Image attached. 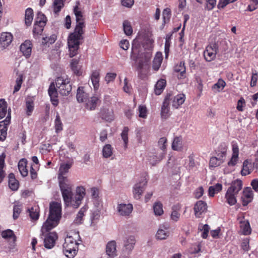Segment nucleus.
Listing matches in <instances>:
<instances>
[{
    "instance_id": "nucleus-1",
    "label": "nucleus",
    "mask_w": 258,
    "mask_h": 258,
    "mask_svg": "<svg viewBox=\"0 0 258 258\" xmlns=\"http://www.w3.org/2000/svg\"><path fill=\"white\" fill-rule=\"evenodd\" d=\"M71 166V164L69 163L60 164L58 171V179L65 204L67 206L71 205L73 208H78L81 204L80 187H77L76 189L77 194L74 197L71 186L67 183V173Z\"/></svg>"
},
{
    "instance_id": "nucleus-2",
    "label": "nucleus",
    "mask_w": 258,
    "mask_h": 258,
    "mask_svg": "<svg viewBox=\"0 0 258 258\" xmlns=\"http://www.w3.org/2000/svg\"><path fill=\"white\" fill-rule=\"evenodd\" d=\"M77 25L73 32L71 33L68 38V44L70 57H73L77 53L81 40V9L78 5L74 9Z\"/></svg>"
},
{
    "instance_id": "nucleus-3",
    "label": "nucleus",
    "mask_w": 258,
    "mask_h": 258,
    "mask_svg": "<svg viewBox=\"0 0 258 258\" xmlns=\"http://www.w3.org/2000/svg\"><path fill=\"white\" fill-rule=\"evenodd\" d=\"M61 212L60 203L52 202L50 204L49 216L41 228L43 233L49 231L58 225L61 218Z\"/></svg>"
},
{
    "instance_id": "nucleus-4",
    "label": "nucleus",
    "mask_w": 258,
    "mask_h": 258,
    "mask_svg": "<svg viewBox=\"0 0 258 258\" xmlns=\"http://www.w3.org/2000/svg\"><path fill=\"white\" fill-rule=\"evenodd\" d=\"M80 238L79 232H74L68 236L63 244V252L68 258H73L78 251V240Z\"/></svg>"
},
{
    "instance_id": "nucleus-5",
    "label": "nucleus",
    "mask_w": 258,
    "mask_h": 258,
    "mask_svg": "<svg viewBox=\"0 0 258 258\" xmlns=\"http://www.w3.org/2000/svg\"><path fill=\"white\" fill-rule=\"evenodd\" d=\"M55 84L58 92L62 95H68L72 90L70 79L66 76L57 77Z\"/></svg>"
},
{
    "instance_id": "nucleus-6",
    "label": "nucleus",
    "mask_w": 258,
    "mask_h": 258,
    "mask_svg": "<svg viewBox=\"0 0 258 258\" xmlns=\"http://www.w3.org/2000/svg\"><path fill=\"white\" fill-rule=\"evenodd\" d=\"M219 51L218 46L216 43H211L204 51V56L207 61H211L216 58V54Z\"/></svg>"
},
{
    "instance_id": "nucleus-7",
    "label": "nucleus",
    "mask_w": 258,
    "mask_h": 258,
    "mask_svg": "<svg viewBox=\"0 0 258 258\" xmlns=\"http://www.w3.org/2000/svg\"><path fill=\"white\" fill-rule=\"evenodd\" d=\"M147 183V180L146 176H145L139 183H137L135 185L133 192L135 199H140L141 196L145 189Z\"/></svg>"
},
{
    "instance_id": "nucleus-8",
    "label": "nucleus",
    "mask_w": 258,
    "mask_h": 258,
    "mask_svg": "<svg viewBox=\"0 0 258 258\" xmlns=\"http://www.w3.org/2000/svg\"><path fill=\"white\" fill-rule=\"evenodd\" d=\"M58 239V235L56 232H49L45 235L44 239V245L47 249H51L55 244Z\"/></svg>"
},
{
    "instance_id": "nucleus-9",
    "label": "nucleus",
    "mask_w": 258,
    "mask_h": 258,
    "mask_svg": "<svg viewBox=\"0 0 258 258\" xmlns=\"http://www.w3.org/2000/svg\"><path fill=\"white\" fill-rule=\"evenodd\" d=\"M172 100L170 94H167L165 97L161 109V116L162 118L167 119L170 115V104Z\"/></svg>"
},
{
    "instance_id": "nucleus-10",
    "label": "nucleus",
    "mask_w": 258,
    "mask_h": 258,
    "mask_svg": "<svg viewBox=\"0 0 258 258\" xmlns=\"http://www.w3.org/2000/svg\"><path fill=\"white\" fill-rule=\"evenodd\" d=\"M13 39V35L8 32H3L0 35V49H6L12 43Z\"/></svg>"
},
{
    "instance_id": "nucleus-11",
    "label": "nucleus",
    "mask_w": 258,
    "mask_h": 258,
    "mask_svg": "<svg viewBox=\"0 0 258 258\" xmlns=\"http://www.w3.org/2000/svg\"><path fill=\"white\" fill-rule=\"evenodd\" d=\"M46 21L47 19L45 15L40 12L38 13L34 25V32L38 33L42 32L43 28L46 25Z\"/></svg>"
},
{
    "instance_id": "nucleus-12",
    "label": "nucleus",
    "mask_w": 258,
    "mask_h": 258,
    "mask_svg": "<svg viewBox=\"0 0 258 258\" xmlns=\"http://www.w3.org/2000/svg\"><path fill=\"white\" fill-rule=\"evenodd\" d=\"M11 120V113L8 112L6 118L0 121V141H4L7 137L8 125L9 124Z\"/></svg>"
},
{
    "instance_id": "nucleus-13",
    "label": "nucleus",
    "mask_w": 258,
    "mask_h": 258,
    "mask_svg": "<svg viewBox=\"0 0 258 258\" xmlns=\"http://www.w3.org/2000/svg\"><path fill=\"white\" fill-rule=\"evenodd\" d=\"M241 199L243 206H246L251 202L253 200V191L250 187H247L243 189Z\"/></svg>"
},
{
    "instance_id": "nucleus-14",
    "label": "nucleus",
    "mask_w": 258,
    "mask_h": 258,
    "mask_svg": "<svg viewBox=\"0 0 258 258\" xmlns=\"http://www.w3.org/2000/svg\"><path fill=\"white\" fill-rule=\"evenodd\" d=\"M151 54L150 53L146 52L141 54L138 58V70H143L144 67H149V62L150 61Z\"/></svg>"
},
{
    "instance_id": "nucleus-15",
    "label": "nucleus",
    "mask_w": 258,
    "mask_h": 258,
    "mask_svg": "<svg viewBox=\"0 0 258 258\" xmlns=\"http://www.w3.org/2000/svg\"><path fill=\"white\" fill-rule=\"evenodd\" d=\"M232 154L230 160L228 162L229 166H234L238 162L239 159V148L237 143H232Z\"/></svg>"
},
{
    "instance_id": "nucleus-16",
    "label": "nucleus",
    "mask_w": 258,
    "mask_h": 258,
    "mask_svg": "<svg viewBox=\"0 0 258 258\" xmlns=\"http://www.w3.org/2000/svg\"><path fill=\"white\" fill-rule=\"evenodd\" d=\"M85 107L86 109L89 110H93L95 109L97 106L100 104V100L97 96H93L90 98H88L85 101Z\"/></svg>"
},
{
    "instance_id": "nucleus-17",
    "label": "nucleus",
    "mask_w": 258,
    "mask_h": 258,
    "mask_svg": "<svg viewBox=\"0 0 258 258\" xmlns=\"http://www.w3.org/2000/svg\"><path fill=\"white\" fill-rule=\"evenodd\" d=\"M99 115L102 119L111 122L114 119V113L112 109L109 110L104 107L100 109Z\"/></svg>"
},
{
    "instance_id": "nucleus-18",
    "label": "nucleus",
    "mask_w": 258,
    "mask_h": 258,
    "mask_svg": "<svg viewBox=\"0 0 258 258\" xmlns=\"http://www.w3.org/2000/svg\"><path fill=\"white\" fill-rule=\"evenodd\" d=\"M174 71L175 73H179L177 75L178 79H184L186 78V68L184 61H181L176 64L174 67Z\"/></svg>"
},
{
    "instance_id": "nucleus-19",
    "label": "nucleus",
    "mask_w": 258,
    "mask_h": 258,
    "mask_svg": "<svg viewBox=\"0 0 258 258\" xmlns=\"http://www.w3.org/2000/svg\"><path fill=\"white\" fill-rule=\"evenodd\" d=\"M116 244L114 240H111L107 243L106 246V254L110 258H114L117 255Z\"/></svg>"
},
{
    "instance_id": "nucleus-20",
    "label": "nucleus",
    "mask_w": 258,
    "mask_h": 258,
    "mask_svg": "<svg viewBox=\"0 0 258 258\" xmlns=\"http://www.w3.org/2000/svg\"><path fill=\"white\" fill-rule=\"evenodd\" d=\"M133 207L132 204H120L118 205V212L120 215L128 216L132 212Z\"/></svg>"
},
{
    "instance_id": "nucleus-21",
    "label": "nucleus",
    "mask_w": 258,
    "mask_h": 258,
    "mask_svg": "<svg viewBox=\"0 0 258 258\" xmlns=\"http://www.w3.org/2000/svg\"><path fill=\"white\" fill-rule=\"evenodd\" d=\"M207 209V204L202 201H198L194 207V212L197 217H200Z\"/></svg>"
},
{
    "instance_id": "nucleus-22",
    "label": "nucleus",
    "mask_w": 258,
    "mask_h": 258,
    "mask_svg": "<svg viewBox=\"0 0 258 258\" xmlns=\"http://www.w3.org/2000/svg\"><path fill=\"white\" fill-rule=\"evenodd\" d=\"M57 89L55 88L53 83L51 84L48 89V94L50 97L51 101L54 106H57L58 104L57 99Z\"/></svg>"
},
{
    "instance_id": "nucleus-23",
    "label": "nucleus",
    "mask_w": 258,
    "mask_h": 258,
    "mask_svg": "<svg viewBox=\"0 0 258 258\" xmlns=\"http://www.w3.org/2000/svg\"><path fill=\"white\" fill-rule=\"evenodd\" d=\"M228 147L225 143L220 144L218 148L215 150L216 156L225 160L227 155Z\"/></svg>"
},
{
    "instance_id": "nucleus-24",
    "label": "nucleus",
    "mask_w": 258,
    "mask_h": 258,
    "mask_svg": "<svg viewBox=\"0 0 258 258\" xmlns=\"http://www.w3.org/2000/svg\"><path fill=\"white\" fill-rule=\"evenodd\" d=\"M20 50L26 58L29 57L32 52V43L31 42L25 41L21 45Z\"/></svg>"
},
{
    "instance_id": "nucleus-25",
    "label": "nucleus",
    "mask_w": 258,
    "mask_h": 258,
    "mask_svg": "<svg viewBox=\"0 0 258 258\" xmlns=\"http://www.w3.org/2000/svg\"><path fill=\"white\" fill-rule=\"evenodd\" d=\"M136 243V239L134 236H129L124 240V247L127 252H130L133 249Z\"/></svg>"
},
{
    "instance_id": "nucleus-26",
    "label": "nucleus",
    "mask_w": 258,
    "mask_h": 258,
    "mask_svg": "<svg viewBox=\"0 0 258 258\" xmlns=\"http://www.w3.org/2000/svg\"><path fill=\"white\" fill-rule=\"evenodd\" d=\"M254 164L248 160H245L243 163L242 169L241 171V175L245 176L249 174L253 170Z\"/></svg>"
},
{
    "instance_id": "nucleus-27",
    "label": "nucleus",
    "mask_w": 258,
    "mask_h": 258,
    "mask_svg": "<svg viewBox=\"0 0 258 258\" xmlns=\"http://www.w3.org/2000/svg\"><path fill=\"white\" fill-rule=\"evenodd\" d=\"M172 100V107L177 109L179 106L182 105L185 101V96L183 94H179L174 96L173 98L171 97Z\"/></svg>"
},
{
    "instance_id": "nucleus-28",
    "label": "nucleus",
    "mask_w": 258,
    "mask_h": 258,
    "mask_svg": "<svg viewBox=\"0 0 258 258\" xmlns=\"http://www.w3.org/2000/svg\"><path fill=\"white\" fill-rule=\"evenodd\" d=\"M94 90L96 91L99 87L100 73L98 71H94L90 76Z\"/></svg>"
},
{
    "instance_id": "nucleus-29",
    "label": "nucleus",
    "mask_w": 258,
    "mask_h": 258,
    "mask_svg": "<svg viewBox=\"0 0 258 258\" xmlns=\"http://www.w3.org/2000/svg\"><path fill=\"white\" fill-rule=\"evenodd\" d=\"M8 177L9 187L13 191L17 190L19 187V182L16 179L15 175L11 173L9 174Z\"/></svg>"
},
{
    "instance_id": "nucleus-30",
    "label": "nucleus",
    "mask_w": 258,
    "mask_h": 258,
    "mask_svg": "<svg viewBox=\"0 0 258 258\" xmlns=\"http://www.w3.org/2000/svg\"><path fill=\"white\" fill-rule=\"evenodd\" d=\"M242 182L240 179H236L232 182L228 190H230L232 192L237 194L242 189Z\"/></svg>"
},
{
    "instance_id": "nucleus-31",
    "label": "nucleus",
    "mask_w": 258,
    "mask_h": 258,
    "mask_svg": "<svg viewBox=\"0 0 258 258\" xmlns=\"http://www.w3.org/2000/svg\"><path fill=\"white\" fill-rule=\"evenodd\" d=\"M27 161L25 159H22L18 163V169L23 177L28 175V171L27 168Z\"/></svg>"
},
{
    "instance_id": "nucleus-32",
    "label": "nucleus",
    "mask_w": 258,
    "mask_h": 258,
    "mask_svg": "<svg viewBox=\"0 0 258 258\" xmlns=\"http://www.w3.org/2000/svg\"><path fill=\"white\" fill-rule=\"evenodd\" d=\"M79 58H74L71 63V68L73 73L78 76H80L81 65Z\"/></svg>"
},
{
    "instance_id": "nucleus-33",
    "label": "nucleus",
    "mask_w": 258,
    "mask_h": 258,
    "mask_svg": "<svg viewBox=\"0 0 258 258\" xmlns=\"http://www.w3.org/2000/svg\"><path fill=\"white\" fill-rule=\"evenodd\" d=\"M166 85V81L165 79H161L157 81L155 86L154 91L156 95H160L164 89Z\"/></svg>"
},
{
    "instance_id": "nucleus-34",
    "label": "nucleus",
    "mask_w": 258,
    "mask_h": 258,
    "mask_svg": "<svg viewBox=\"0 0 258 258\" xmlns=\"http://www.w3.org/2000/svg\"><path fill=\"white\" fill-rule=\"evenodd\" d=\"M163 60L162 54L160 52L156 53L153 61V69L154 70L158 71L161 64Z\"/></svg>"
},
{
    "instance_id": "nucleus-35",
    "label": "nucleus",
    "mask_w": 258,
    "mask_h": 258,
    "mask_svg": "<svg viewBox=\"0 0 258 258\" xmlns=\"http://www.w3.org/2000/svg\"><path fill=\"white\" fill-rule=\"evenodd\" d=\"M66 0H54L52 9L55 15H58L61 9L64 7Z\"/></svg>"
},
{
    "instance_id": "nucleus-36",
    "label": "nucleus",
    "mask_w": 258,
    "mask_h": 258,
    "mask_svg": "<svg viewBox=\"0 0 258 258\" xmlns=\"http://www.w3.org/2000/svg\"><path fill=\"white\" fill-rule=\"evenodd\" d=\"M87 192L90 195V197L94 204H96L99 202V190L98 188L92 187L88 189Z\"/></svg>"
},
{
    "instance_id": "nucleus-37",
    "label": "nucleus",
    "mask_w": 258,
    "mask_h": 258,
    "mask_svg": "<svg viewBox=\"0 0 258 258\" xmlns=\"http://www.w3.org/2000/svg\"><path fill=\"white\" fill-rule=\"evenodd\" d=\"M172 149L179 151L182 149V139L181 136L174 137L172 143Z\"/></svg>"
},
{
    "instance_id": "nucleus-38",
    "label": "nucleus",
    "mask_w": 258,
    "mask_h": 258,
    "mask_svg": "<svg viewBox=\"0 0 258 258\" xmlns=\"http://www.w3.org/2000/svg\"><path fill=\"white\" fill-rule=\"evenodd\" d=\"M224 162V160L222 159L217 156H213L210 158L209 160V168H215L220 166Z\"/></svg>"
},
{
    "instance_id": "nucleus-39",
    "label": "nucleus",
    "mask_w": 258,
    "mask_h": 258,
    "mask_svg": "<svg viewBox=\"0 0 258 258\" xmlns=\"http://www.w3.org/2000/svg\"><path fill=\"white\" fill-rule=\"evenodd\" d=\"M236 194L231 192L230 190H227L225 195V199H226L227 203L229 205L232 206L236 203Z\"/></svg>"
},
{
    "instance_id": "nucleus-40",
    "label": "nucleus",
    "mask_w": 258,
    "mask_h": 258,
    "mask_svg": "<svg viewBox=\"0 0 258 258\" xmlns=\"http://www.w3.org/2000/svg\"><path fill=\"white\" fill-rule=\"evenodd\" d=\"M240 229L243 235H247L251 233V229L248 221H243L240 222Z\"/></svg>"
},
{
    "instance_id": "nucleus-41",
    "label": "nucleus",
    "mask_w": 258,
    "mask_h": 258,
    "mask_svg": "<svg viewBox=\"0 0 258 258\" xmlns=\"http://www.w3.org/2000/svg\"><path fill=\"white\" fill-rule=\"evenodd\" d=\"M7 103L4 99H0V119L5 117L8 112Z\"/></svg>"
},
{
    "instance_id": "nucleus-42",
    "label": "nucleus",
    "mask_w": 258,
    "mask_h": 258,
    "mask_svg": "<svg viewBox=\"0 0 258 258\" xmlns=\"http://www.w3.org/2000/svg\"><path fill=\"white\" fill-rule=\"evenodd\" d=\"M222 189V185L221 183H217L214 186H211L209 188V196L213 197L215 194L218 193Z\"/></svg>"
},
{
    "instance_id": "nucleus-43",
    "label": "nucleus",
    "mask_w": 258,
    "mask_h": 258,
    "mask_svg": "<svg viewBox=\"0 0 258 258\" xmlns=\"http://www.w3.org/2000/svg\"><path fill=\"white\" fill-rule=\"evenodd\" d=\"M113 154V148L110 144H106L102 149V155L104 158H108Z\"/></svg>"
},
{
    "instance_id": "nucleus-44",
    "label": "nucleus",
    "mask_w": 258,
    "mask_h": 258,
    "mask_svg": "<svg viewBox=\"0 0 258 258\" xmlns=\"http://www.w3.org/2000/svg\"><path fill=\"white\" fill-rule=\"evenodd\" d=\"M33 19V10L31 8H28L25 12V24L27 26L31 24Z\"/></svg>"
},
{
    "instance_id": "nucleus-45",
    "label": "nucleus",
    "mask_w": 258,
    "mask_h": 258,
    "mask_svg": "<svg viewBox=\"0 0 258 258\" xmlns=\"http://www.w3.org/2000/svg\"><path fill=\"white\" fill-rule=\"evenodd\" d=\"M29 216L32 220H37L39 217V210L37 206L32 207L29 210Z\"/></svg>"
},
{
    "instance_id": "nucleus-46",
    "label": "nucleus",
    "mask_w": 258,
    "mask_h": 258,
    "mask_svg": "<svg viewBox=\"0 0 258 258\" xmlns=\"http://www.w3.org/2000/svg\"><path fill=\"white\" fill-rule=\"evenodd\" d=\"M54 128L55 133L57 134L59 133L63 130V124L58 113H57L54 120Z\"/></svg>"
},
{
    "instance_id": "nucleus-47",
    "label": "nucleus",
    "mask_w": 258,
    "mask_h": 258,
    "mask_svg": "<svg viewBox=\"0 0 258 258\" xmlns=\"http://www.w3.org/2000/svg\"><path fill=\"white\" fill-rule=\"evenodd\" d=\"M5 155L2 154L0 156V183L3 181L5 176V172L3 168L5 165Z\"/></svg>"
},
{
    "instance_id": "nucleus-48",
    "label": "nucleus",
    "mask_w": 258,
    "mask_h": 258,
    "mask_svg": "<svg viewBox=\"0 0 258 258\" xmlns=\"http://www.w3.org/2000/svg\"><path fill=\"white\" fill-rule=\"evenodd\" d=\"M153 210L156 215L161 216L163 214L162 204L159 202H156L153 206Z\"/></svg>"
},
{
    "instance_id": "nucleus-49",
    "label": "nucleus",
    "mask_w": 258,
    "mask_h": 258,
    "mask_svg": "<svg viewBox=\"0 0 258 258\" xmlns=\"http://www.w3.org/2000/svg\"><path fill=\"white\" fill-rule=\"evenodd\" d=\"M123 31L124 33L130 36L133 33V29L131 23L127 20H125L123 23Z\"/></svg>"
},
{
    "instance_id": "nucleus-50",
    "label": "nucleus",
    "mask_w": 258,
    "mask_h": 258,
    "mask_svg": "<svg viewBox=\"0 0 258 258\" xmlns=\"http://www.w3.org/2000/svg\"><path fill=\"white\" fill-rule=\"evenodd\" d=\"M2 236L5 239H11L13 241L16 240V236L14 234V232L10 229L3 231L2 233Z\"/></svg>"
},
{
    "instance_id": "nucleus-51",
    "label": "nucleus",
    "mask_w": 258,
    "mask_h": 258,
    "mask_svg": "<svg viewBox=\"0 0 258 258\" xmlns=\"http://www.w3.org/2000/svg\"><path fill=\"white\" fill-rule=\"evenodd\" d=\"M56 36L55 34H52L50 36L43 37L42 41L43 44H51L56 40Z\"/></svg>"
},
{
    "instance_id": "nucleus-52",
    "label": "nucleus",
    "mask_w": 258,
    "mask_h": 258,
    "mask_svg": "<svg viewBox=\"0 0 258 258\" xmlns=\"http://www.w3.org/2000/svg\"><path fill=\"white\" fill-rule=\"evenodd\" d=\"M225 86V82L223 80L219 79L217 82L213 86L212 88L213 89H216L219 92L220 90H223Z\"/></svg>"
},
{
    "instance_id": "nucleus-53",
    "label": "nucleus",
    "mask_w": 258,
    "mask_h": 258,
    "mask_svg": "<svg viewBox=\"0 0 258 258\" xmlns=\"http://www.w3.org/2000/svg\"><path fill=\"white\" fill-rule=\"evenodd\" d=\"M26 114L28 116L31 115L32 111L34 109V103L33 101L31 100H27L26 102Z\"/></svg>"
},
{
    "instance_id": "nucleus-54",
    "label": "nucleus",
    "mask_w": 258,
    "mask_h": 258,
    "mask_svg": "<svg viewBox=\"0 0 258 258\" xmlns=\"http://www.w3.org/2000/svg\"><path fill=\"white\" fill-rule=\"evenodd\" d=\"M129 129L128 127L125 126L121 134V137L123 141L125 148H126L128 143V133Z\"/></svg>"
},
{
    "instance_id": "nucleus-55",
    "label": "nucleus",
    "mask_w": 258,
    "mask_h": 258,
    "mask_svg": "<svg viewBox=\"0 0 258 258\" xmlns=\"http://www.w3.org/2000/svg\"><path fill=\"white\" fill-rule=\"evenodd\" d=\"M169 235V233L166 232L164 230L162 229H159L156 235V237L158 239H166Z\"/></svg>"
},
{
    "instance_id": "nucleus-56",
    "label": "nucleus",
    "mask_w": 258,
    "mask_h": 258,
    "mask_svg": "<svg viewBox=\"0 0 258 258\" xmlns=\"http://www.w3.org/2000/svg\"><path fill=\"white\" fill-rule=\"evenodd\" d=\"M167 139L165 137L161 138L158 141V146L161 150L165 151L167 146Z\"/></svg>"
},
{
    "instance_id": "nucleus-57",
    "label": "nucleus",
    "mask_w": 258,
    "mask_h": 258,
    "mask_svg": "<svg viewBox=\"0 0 258 258\" xmlns=\"http://www.w3.org/2000/svg\"><path fill=\"white\" fill-rule=\"evenodd\" d=\"M171 15V10L169 8H166L163 11V19L165 23L168 22Z\"/></svg>"
},
{
    "instance_id": "nucleus-58",
    "label": "nucleus",
    "mask_w": 258,
    "mask_h": 258,
    "mask_svg": "<svg viewBox=\"0 0 258 258\" xmlns=\"http://www.w3.org/2000/svg\"><path fill=\"white\" fill-rule=\"evenodd\" d=\"M139 117L143 118L147 117V109L145 105H140L139 106Z\"/></svg>"
},
{
    "instance_id": "nucleus-59",
    "label": "nucleus",
    "mask_w": 258,
    "mask_h": 258,
    "mask_svg": "<svg viewBox=\"0 0 258 258\" xmlns=\"http://www.w3.org/2000/svg\"><path fill=\"white\" fill-rule=\"evenodd\" d=\"M100 217V212L98 210L94 211L91 215V225H94L99 220Z\"/></svg>"
},
{
    "instance_id": "nucleus-60",
    "label": "nucleus",
    "mask_w": 258,
    "mask_h": 258,
    "mask_svg": "<svg viewBox=\"0 0 258 258\" xmlns=\"http://www.w3.org/2000/svg\"><path fill=\"white\" fill-rule=\"evenodd\" d=\"M22 81L23 80H22V76H19L17 78L16 80V84L14 86V90L13 91V93H15L18 92V91H19V90L21 88V85H22Z\"/></svg>"
},
{
    "instance_id": "nucleus-61",
    "label": "nucleus",
    "mask_w": 258,
    "mask_h": 258,
    "mask_svg": "<svg viewBox=\"0 0 258 258\" xmlns=\"http://www.w3.org/2000/svg\"><path fill=\"white\" fill-rule=\"evenodd\" d=\"M206 7L205 9L208 11L212 10L216 4V0H205Z\"/></svg>"
},
{
    "instance_id": "nucleus-62",
    "label": "nucleus",
    "mask_w": 258,
    "mask_h": 258,
    "mask_svg": "<svg viewBox=\"0 0 258 258\" xmlns=\"http://www.w3.org/2000/svg\"><path fill=\"white\" fill-rule=\"evenodd\" d=\"M22 208L20 205H15L13 208V218L16 219L18 218L20 213L21 212Z\"/></svg>"
},
{
    "instance_id": "nucleus-63",
    "label": "nucleus",
    "mask_w": 258,
    "mask_h": 258,
    "mask_svg": "<svg viewBox=\"0 0 258 258\" xmlns=\"http://www.w3.org/2000/svg\"><path fill=\"white\" fill-rule=\"evenodd\" d=\"M258 79V73L255 71V72H252L250 85L251 87H254L256 85V82Z\"/></svg>"
},
{
    "instance_id": "nucleus-64",
    "label": "nucleus",
    "mask_w": 258,
    "mask_h": 258,
    "mask_svg": "<svg viewBox=\"0 0 258 258\" xmlns=\"http://www.w3.org/2000/svg\"><path fill=\"white\" fill-rule=\"evenodd\" d=\"M235 1V0H220L217 7L219 9H223L230 3H233Z\"/></svg>"
}]
</instances>
